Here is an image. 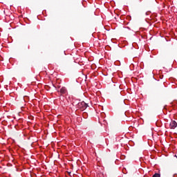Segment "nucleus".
Segmentation results:
<instances>
[{
    "label": "nucleus",
    "instance_id": "3",
    "mask_svg": "<svg viewBox=\"0 0 177 177\" xmlns=\"http://www.w3.org/2000/svg\"><path fill=\"white\" fill-rule=\"evenodd\" d=\"M176 127H177V123L175 122V120H172L170 122V128L171 129H175V128H176Z\"/></svg>",
    "mask_w": 177,
    "mask_h": 177
},
{
    "label": "nucleus",
    "instance_id": "6",
    "mask_svg": "<svg viewBox=\"0 0 177 177\" xmlns=\"http://www.w3.org/2000/svg\"><path fill=\"white\" fill-rule=\"evenodd\" d=\"M26 49H30V46H26Z\"/></svg>",
    "mask_w": 177,
    "mask_h": 177
},
{
    "label": "nucleus",
    "instance_id": "2",
    "mask_svg": "<svg viewBox=\"0 0 177 177\" xmlns=\"http://www.w3.org/2000/svg\"><path fill=\"white\" fill-rule=\"evenodd\" d=\"M59 93L60 95H67V88H66V87H62L61 88L60 91H59Z\"/></svg>",
    "mask_w": 177,
    "mask_h": 177
},
{
    "label": "nucleus",
    "instance_id": "4",
    "mask_svg": "<svg viewBox=\"0 0 177 177\" xmlns=\"http://www.w3.org/2000/svg\"><path fill=\"white\" fill-rule=\"evenodd\" d=\"M97 177H104V174L103 173H98Z\"/></svg>",
    "mask_w": 177,
    "mask_h": 177
},
{
    "label": "nucleus",
    "instance_id": "1",
    "mask_svg": "<svg viewBox=\"0 0 177 177\" xmlns=\"http://www.w3.org/2000/svg\"><path fill=\"white\" fill-rule=\"evenodd\" d=\"M88 106V104L85 103V102H79L77 104V107L80 109V110H85Z\"/></svg>",
    "mask_w": 177,
    "mask_h": 177
},
{
    "label": "nucleus",
    "instance_id": "5",
    "mask_svg": "<svg viewBox=\"0 0 177 177\" xmlns=\"http://www.w3.org/2000/svg\"><path fill=\"white\" fill-rule=\"evenodd\" d=\"M153 177H161V174L156 173L155 174L153 175Z\"/></svg>",
    "mask_w": 177,
    "mask_h": 177
}]
</instances>
